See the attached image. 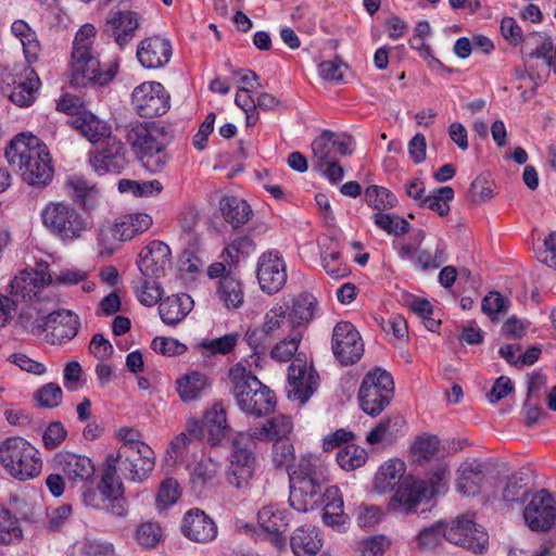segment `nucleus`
<instances>
[{
  "mask_svg": "<svg viewBox=\"0 0 556 556\" xmlns=\"http://www.w3.org/2000/svg\"><path fill=\"white\" fill-rule=\"evenodd\" d=\"M271 458L275 467L288 469L290 480L289 503L298 511L306 513L318 502V493L326 480L327 468L314 454L302 455L295 464L294 446L289 440L273 444Z\"/></svg>",
  "mask_w": 556,
  "mask_h": 556,
  "instance_id": "obj_1",
  "label": "nucleus"
},
{
  "mask_svg": "<svg viewBox=\"0 0 556 556\" xmlns=\"http://www.w3.org/2000/svg\"><path fill=\"white\" fill-rule=\"evenodd\" d=\"M9 164L30 186L43 187L53 177L51 156L47 146L36 136L20 134L5 149Z\"/></svg>",
  "mask_w": 556,
  "mask_h": 556,
  "instance_id": "obj_2",
  "label": "nucleus"
},
{
  "mask_svg": "<svg viewBox=\"0 0 556 556\" xmlns=\"http://www.w3.org/2000/svg\"><path fill=\"white\" fill-rule=\"evenodd\" d=\"M97 29L92 24H84L75 34L70 60L71 84L84 87L88 84L105 86L116 73L117 64L102 68L94 49Z\"/></svg>",
  "mask_w": 556,
  "mask_h": 556,
  "instance_id": "obj_3",
  "label": "nucleus"
},
{
  "mask_svg": "<svg viewBox=\"0 0 556 556\" xmlns=\"http://www.w3.org/2000/svg\"><path fill=\"white\" fill-rule=\"evenodd\" d=\"M237 406L247 415L261 417L269 414L276 404L275 394L263 384L242 362L229 370Z\"/></svg>",
  "mask_w": 556,
  "mask_h": 556,
  "instance_id": "obj_4",
  "label": "nucleus"
},
{
  "mask_svg": "<svg viewBox=\"0 0 556 556\" xmlns=\"http://www.w3.org/2000/svg\"><path fill=\"white\" fill-rule=\"evenodd\" d=\"M0 466L11 478L27 481L42 470L40 452L26 439L7 438L0 443Z\"/></svg>",
  "mask_w": 556,
  "mask_h": 556,
  "instance_id": "obj_5",
  "label": "nucleus"
},
{
  "mask_svg": "<svg viewBox=\"0 0 556 556\" xmlns=\"http://www.w3.org/2000/svg\"><path fill=\"white\" fill-rule=\"evenodd\" d=\"M127 141L134 153L150 173L162 172L168 161L164 135L154 124L139 123L127 132Z\"/></svg>",
  "mask_w": 556,
  "mask_h": 556,
  "instance_id": "obj_6",
  "label": "nucleus"
},
{
  "mask_svg": "<svg viewBox=\"0 0 556 556\" xmlns=\"http://www.w3.org/2000/svg\"><path fill=\"white\" fill-rule=\"evenodd\" d=\"M447 465L439 463L428 480L404 481L389 502V509L401 514L416 511L417 506L445 490Z\"/></svg>",
  "mask_w": 556,
  "mask_h": 556,
  "instance_id": "obj_7",
  "label": "nucleus"
},
{
  "mask_svg": "<svg viewBox=\"0 0 556 556\" xmlns=\"http://www.w3.org/2000/svg\"><path fill=\"white\" fill-rule=\"evenodd\" d=\"M40 217L43 226L63 241L79 239L90 228L88 218L65 201L49 202Z\"/></svg>",
  "mask_w": 556,
  "mask_h": 556,
  "instance_id": "obj_8",
  "label": "nucleus"
},
{
  "mask_svg": "<svg viewBox=\"0 0 556 556\" xmlns=\"http://www.w3.org/2000/svg\"><path fill=\"white\" fill-rule=\"evenodd\" d=\"M50 282L51 276L47 273V268L43 267L21 270L12 279L10 293L13 301L15 303H29L20 314L21 321L23 314H25L26 319L30 320L37 314V311H41V308L37 307V303L42 301L41 294Z\"/></svg>",
  "mask_w": 556,
  "mask_h": 556,
  "instance_id": "obj_9",
  "label": "nucleus"
},
{
  "mask_svg": "<svg viewBox=\"0 0 556 556\" xmlns=\"http://www.w3.org/2000/svg\"><path fill=\"white\" fill-rule=\"evenodd\" d=\"M393 393L394 382L391 374L376 367L364 376L357 397L363 412L375 417L389 405Z\"/></svg>",
  "mask_w": 556,
  "mask_h": 556,
  "instance_id": "obj_10",
  "label": "nucleus"
},
{
  "mask_svg": "<svg viewBox=\"0 0 556 556\" xmlns=\"http://www.w3.org/2000/svg\"><path fill=\"white\" fill-rule=\"evenodd\" d=\"M108 462L114 464L119 472L132 482L147 480L155 467V453L148 444L137 448H118L110 453Z\"/></svg>",
  "mask_w": 556,
  "mask_h": 556,
  "instance_id": "obj_11",
  "label": "nucleus"
},
{
  "mask_svg": "<svg viewBox=\"0 0 556 556\" xmlns=\"http://www.w3.org/2000/svg\"><path fill=\"white\" fill-rule=\"evenodd\" d=\"M22 325L26 328H43L50 331L52 343H65L72 340L78 332L80 323L78 316L70 309H58L47 316L42 311H37L33 319H26L22 315Z\"/></svg>",
  "mask_w": 556,
  "mask_h": 556,
  "instance_id": "obj_12",
  "label": "nucleus"
},
{
  "mask_svg": "<svg viewBox=\"0 0 556 556\" xmlns=\"http://www.w3.org/2000/svg\"><path fill=\"white\" fill-rule=\"evenodd\" d=\"M287 395L291 401L305 404L319 386L316 369L306 359L296 356L288 368Z\"/></svg>",
  "mask_w": 556,
  "mask_h": 556,
  "instance_id": "obj_13",
  "label": "nucleus"
},
{
  "mask_svg": "<svg viewBox=\"0 0 556 556\" xmlns=\"http://www.w3.org/2000/svg\"><path fill=\"white\" fill-rule=\"evenodd\" d=\"M142 16L129 9H113L102 26L103 35L114 41L119 49H125L135 38L141 25Z\"/></svg>",
  "mask_w": 556,
  "mask_h": 556,
  "instance_id": "obj_14",
  "label": "nucleus"
},
{
  "mask_svg": "<svg viewBox=\"0 0 556 556\" xmlns=\"http://www.w3.org/2000/svg\"><path fill=\"white\" fill-rule=\"evenodd\" d=\"M445 540L473 553H482L488 545L489 536L484 529L471 517L462 516L445 525Z\"/></svg>",
  "mask_w": 556,
  "mask_h": 556,
  "instance_id": "obj_15",
  "label": "nucleus"
},
{
  "mask_svg": "<svg viewBox=\"0 0 556 556\" xmlns=\"http://www.w3.org/2000/svg\"><path fill=\"white\" fill-rule=\"evenodd\" d=\"M287 265L277 250L262 253L256 262V278L261 290L266 294L278 293L287 282Z\"/></svg>",
  "mask_w": 556,
  "mask_h": 556,
  "instance_id": "obj_16",
  "label": "nucleus"
},
{
  "mask_svg": "<svg viewBox=\"0 0 556 556\" xmlns=\"http://www.w3.org/2000/svg\"><path fill=\"white\" fill-rule=\"evenodd\" d=\"M131 103L141 117L152 118L167 112L169 96L162 84L146 81L134 89Z\"/></svg>",
  "mask_w": 556,
  "mask_h": 556,
  "instance_id": "obj_17",
  "label": "nucleus"
},
{
  "mask_svg": "<svg viewBox=\"0 0 556 556\" xmlns=\"http://www.w3.org/2000/svg\"><path fill=\"white\" fill-rule=\"evenodd\" d=\"M331 350L336 359L348 366L361 359L364 354V342L351 323L340 321L332 331Z\"/></svg>",
  "mask_w": 556,
  "mask_h": 556,
  "instance_id": "obj_18",
  "label": "nucleus"
},
{
  "mask_svg": "<svg viewBox=\"0 0 556 556\" xmlns=\"http://www.w3.org/2000/svg\"><path fill=\"white\" fill-rule=\"evenodd\" d=\"M245 441H252L248 432H240L233 440L227 470L228 482L238 489L248 485L255 470V455L251 448L242 446Z\"/></svg>",
  "mask_w": 556,
  "mask_h": 556,
  "instance_id": "obj_19",
  "label": "nucleus"
},
{
  "mask_svg": "<svg viewBox=\"0 0 556 556\" xmlns=\"http://www.w3.org/2000/svg\"><path fill=\"white\" fill-rule=\"evenodd\" d=\"M526 525L533 531H546L556 520V502L546 490L533 493L523 509Z\"/></svg>",
  "mask_w": 556,
  "mask_h": 556,
  "instance_id": "obj_20",
  "label": "nucleus"
},
{
  "mask_svg": "<svg viewBox=\"0 0 556 556\" xmlns=\"http://www.w3.org/2000/svg\"><path fill=\"white\" fill-rule=\"evenodd\" d=\"M102 141L90 152V166L99 175L121 173L127 164L122 141L111 136Z\"/></svg>",
  "mask_w": 556,
  "mask_h": 556,
  "instance_id": "obj_21",
  "label": "nucleus"
},
{
  "mask_svg": "<svg viewBox=\"0 0 556 556\" xmlns=\"http://www.w3.org/2000/svg\"><path fill=\"white\" fill-rule=\"evenodd\" d=\"M172 264L170 248L163 241L153 240L140 252L137 265L141 276L161 278Z\"/></svg>",
  "mask_w": 556,
  "mask_h": 556,
  "instance_id": "obj_22",
  "label": "nucleus"
},
{
  "mask_svg": "<svg viewBox=\"0 0 556 556\" xmlns=\"http://www.w3.org/2000/svg\"><path fill=\"white\" fill-rule=\"evenodd\" d=\"M104 465V472L98 489L103 501H106L105 509L115 516H125L127 508L123 482L118 476L119 469L108 462V458H105Z\"/></svg>",
  "mask_w": 556,
  "mask_h": 556,
  "instance_id": "obj_23",
  "label": "nucleus"
},
{
  "mask_svg": "<svg viewBox=\"0 0 556 556\" xmlns=\"http://www.w3.org/2000/svg\"><path fill=\"white\" fill-rule=\"evenodd\" d=\"M136 55L138 62L144 68L164 67L173 55L172 42L159 35L146 37L138 43Z\"/></svg>",
  "mask_w": 556,
  "mask_h": 556,
  "instance_id": "obj_24",
  "label": "nucleus"
},
{
  "mask_svg": "<svg viewBox=\"0 0 556 556\" xmlns=\"http://www.w3.org/2000/svg\"><path fill=\"white\" fill-rule=\"evenodd\" d=\"M289 522V510L277 504L265 505L258 510L257 523L277 547L285 545L283 533L287 531Z\"/></svg>",
  "mask_w": 556,
  "mask_h": 556,
  "instance_id": "obj_25",
  "label": "nucleus"
},
{
  "mask_svg": "<svg viewBox=\"0 0 556 556\" xmlns=\"http://www.w3.org/2000/svg\"><path fill=\"white\" fill-rule=\"evenodd\" d=\"M181 532L189 540L197 543H208L217 536L215 521L203 510L193 508L188 510L181 523Z\"/></svg>",
  "mask_w": 556,
  "mask_h": 556,
  "instance_id": "obj_26",
  "label": "nucleus"
},
{
  "mask_svg": "<svg viewBox=\"0 0 556 556\" xmlns=\"http://www.w3.org/2000/svg\"><path fill=\"white\" fill-rule=\"evenodd\" d=\"M54 462L63 475L72 482H86L94 475L93 462L80 454L62 451L54 457Z\"/></svg>",
  "mask_w": 556,
  "mask_h": 556,
  "instance_id": "obj_27",
  "label": "nucleus"
},
{
  "mask_svg": "<svg viewBox=\"0 0 556 556\" xmlns=\"http://www.w3.org/2000/svg\"><path fill=\"white\" fill-rule=\"evenodd\" d=\"M456 490L465 496H475L482 490L488 476V467L477 460H467L458 467Z\"/></svg>",
  "mask_w": 556,
  "mask_h": 556,
  "instance_id": "obj_28",
  "label": "nucleus"
},
{
  "mask_svg": "<svg viewBox=\"0 0 556 556\" xmlns=\"http://www.w3.org/2000/svg\"><path fill=\"white\" fill-rule=\"evenodd\" d=\"M211 378L203 371L189 369L175 381V391L184 403L200 400L210 390Z\"/></svg>",
  "mask_w": 556,
  "mask_h": 556,
  "instance_id": "obj_29",
  "label": "nucleus"
},
{
  "mask_svg": "<svg viewBox=\"0 0 556 556\" xmlns=\"http://www.w3.org/2000/svg\"><path fill=\"white\" fill-rule=\"evenodd\" d=\"M13 85L10 100L22 108L31 105L40 88V79L34 68L29 66L24 67L16 75Z\"/></svg>",
  "mask_w": 556,
  "mask_h": 556,
  "instance_id": "obj_30",
  "label": "nucleus"
},
{
  "mask_svg": "<svg viewBox=\"0 0 556 556\" xmlns=\"http://www.w3.org/2000/svg\"><path fill=\"white\" fill-rule=\"evenodd\" d=\"M215 294L218 302L227 311H237L244 304V286L239 276L228 274L222 280H217Z\"/></svg>",
  "mask_w": 556,
  "mask_h": 556,
  "instance_id": "obj_31",
  "label": "nucleus"
},
{
  "mask_svg": "<svg viewBox=\"0 0 556 556\" xmlns=\"http://www.w3.org/2000/svg\"><path fill=\"white\" fill-rule=\"evenodd\" d=\"M152 224L153 218L148 213L134 212L124 214L114 222L115 236L121 241H129L148 231Z\"/></svg>",
  "mask_w": 556,
  "mask_h": 556,
  "instance_id": "obj_32",
  "label": "nucleus"
},
{
  "mask_svg": "<svg viewBox=\"0 0 556 556\" xmlns=\"http://www.w3.org/2000/svg\"><path fill=\"white\" fill-rule=\"evenodd\" d=\"M193 300L187 293L173 294L164 299L159 305V314L167 326L180 324L192 311Z\"/></svg>",
  "mask_w": 556,
  "mask_h": 556,
  "instance_id": "obj_33",
  "label": "nucleus"
},
{
  "mask_svg": "<svg viewBox=\"0 0 556 556\" xmlns=\"http://www.w3.org/2000/svg\"><path fill=\"white\" fill-rule=\"evenodd\" d=\"M287 316L293 327H302L309 324L319 313L316 298L308 292H302L291 300Z\"/></svg>",
  "mask_w": 556,
  "mask_h": 556,
  "instance_id": "obj_34",
  "label": "nucleus"
},
{
  "mask_svg": "<svg viewBox=\"0 0 556 556\" xmlns=\"http://www.w3.org/2000/svg\"><path fill=\"white\" fill-rule=\"evenodd\" d=\"M11 34L20 41L28 64L36 63L42 51L36 30L24 20L11 24Z\"/></svg>",
  "mask_w": 556,
  "mask_h": 556,
  "instance_id": "obj_35",
  "label": "nucleus"
},
{
  "mask_svg": "<svg viewBox=\"0 0 556 556\" xmlns=\"http://www.w3.org/2000/svg\"><path fill=\"white\" fill-rule=\"evenodd\" d=\"M294 556H315L323 546V539L315 527H300L290 538Z\"/></svg>",
  "mask_w": 556,
  "mask_h": 556,
  "instance_id": "obj_36",
  "label": "nucleus"
},
{
  "mask_svg": "<svg viewBox=\"0 0 556 556\" xmlns=\"http://www.w3.org/2000/svg\"><path fill=\"white\" fill-rule=\"evenodd\" d=\"M406 422L400 415L382 419L367 435L366 442L374 444H390L404 435Z\"/></svg>",
  "mask_w": 556,
  "mask_h": 556,
  "instance_id": "obj_37",
  "label": "nucleus"
},
{
  "mask_svg": "<svg viewBox=\"0 0 556 556\" xmlns=\"http://www.w3.org/2000/svg\"><path fill=\"white\" fill-rule=\"evenodd\" d=\"M293 425L290 417L285 415L268 419L262 427H255L248 431L251 440L271 441L288 440Z\"/></svg>",
  "mask_w": 556,
  "mask_h": 556,
  "instance_id": "obj_38",
  "label": "nucleus"
},
{
  "mask_svg": "<svg viewBox=\"0 0 556 556\" xmlns=\"http://www.w3.org/2000/svg\"><path fill=\"white\" fill-rule=\"evenodd\" d=\"M321 266L333 279H341L350 274L348 264L342 260L338 242L324 240L319 242Z\"/></svg>",
  "mask_w": 556,
  "mask_h": 556,
  "instance_id": "obj_39",
  "label": "nucleus"
},
{
  "mask_svg": "<svg viewBox=\"0 0 556 556\" xmlns=\"http://www.w3.org/2000/svg\"><path fill=\"white\" fill-rule=\"evenodd\" d=\"M70 124L92 143L101 142L111 136V127L90 111L70 119Z\"/></svg>",
  "mask_w": 556,
  "mask_h": 556,
  "instance_id": "obj_40",
  "label": "nucleus"
},
{
  "mask_svg": "<svg viewBox=\"0 0 556 556\" xmlns=\"http://www.w3.org/2000/svg\"><path fill=\"white\" fill-rule=\"evenodd\" d=\"M405 472V463L400 458H391L384 462L378 469L374 489L378 493H386L393 489L395 483L403 477Z\"/></svg>",
  "mask_w": 556,
  "mask_h": 556,
  "instance_id": "obj_41",
  "label": "nucleus"
},
{
  "mask_svg": "<svg viewBox=\"0 0 556 556\" xmlns=\"http://www.w3.org/2000/svg\"><path fill=\"white\" fill-rule=\"evenodd\" d=\"M204 425L212 445L218 444L228 431L227 417L224 406L214 403L204 414Z\"/></svg>",
  "mask_w": 556,
  "mask_h": 556,
  "instance_id": "obj_42",
  "label": "nucleus"
},
{
  "mask_svg": "<svg viewBox=\"0 0 556 556\" xmlns=\"http://www.w3.org/2000/svg\"><path fill=\"white\" fill-rule=\"evenodd\" d=\"M442 538L445 539L444 523L435 522L420 530L409 542V546L418 552H432L440 545Z\"/></svg>",
  "mask_w": 556,
  "mask_h": 556,
  "instance_id": "obj_43",
  "label": "nucleus"
},
{
  "mask_svg": "<svg viewBox=\"0 0 556 556\" xmlns=\"http://www.w3.org/2000/svg\"><path fill=\"white\" fill-rule=\"evenodd\" d=\"M220 210L229 224L233 227L244 225L251 215V207L247 201L238 197H228L222 200Z\"/></svg>",
  "mask_w": 556,
  "mask_h": 556,
  "instance_id": "obj_44",
  "label": "nucleus"
},
{
  "mask_svg": "<svg viewBox=\"0 0 556 556\" xmlns=\"http://www.w3.org/2000/svg\"><path fill=\"white\" fill-rule=\"evenodd\" d=\"M195 444L186 432L176 435L166 450L165 462L168 466L186 465L189 467V452Z\"/></svg>",
  "mask_w": 556,
  "mask_h": 556,
  "instance_id": "obj_45",
  "label": "nucleus"
},
{
  "mask_svg": "<svg viewBox=\"0 0 556 556\" xmlns=\"http://www.w3.org/2000/svg\"><path fill=\"white\" fill-rule=\"evenodd\" d=\"M365 201L368 206L384 212L396 206V197L387 188L380 186H369L365 190Z\"/></svg>",
  "mask_w": 556,
  "mask_h": 556,
  "instance_id": "obj_46",
  "label": "nucleus"
},
{
  "mask_svg": "<svg viewBox=\"0 0 556 556\" xmlns=\"http://www.w3.org/2000/svg\"><path fill=\"white\" fill-rule=\"evenodd\" d=\"M160 278L141 277L136 286L137 300L144 306L155 305L163 295V289L159 282Z\"/></svg>",
  "mask_w": 556,
  "mask_h": 556,
  "instance_id": "obj_47",
  "label": "nucleus"
},
{
  "mask_svg": "<svg viewBox=\"0 0 556 556\" xmlns=\"http://www.w3.org/2000/svg\"><path fill=\"white\" fill-rule=\"evenodd\" d=\"M22 538L18 519L5 507L0 505V544H12Z\"/></svg>",
  "mask_w": 556,
  "mask_h": 556,
  "instance_id": "obj_48",
  "label": "nucleus"
},
{
  "mask_svg": "<svg viewBox=\"0 0 556 556\" xmlns=\"http://www.w3.org/2000/svg\"><path fill=\"white\" fill-rule=\"evenodd\" d=\"M222 465L212 457H202L190 470L191 479L194 483L207 485L212 483L220 472Z\"/></svg>",
  "mask_w": 556,
  "mask_h": 556,
  "instance_id": "obj_49",
  "label": "nucleus"
},
{
  "mask_svg": "<svg viewBox=\"0 0 556 556\" xmlns=\"http://www.w3.org/2000/svg\"><path fill=\"white\" fill-rule=\"evenodd\" d=\"M366 459L367 453L365 448L355 444H346L337 454V462L344 470H354L359 468L366 463Z\"/></svg>",
  "mask_w": 556,
  "mask_h": 556,
  "instance_id": "obj_50",
  "label": "nucleus"
},
{
  "mask_svg": "<svg viewBox=\"0 0 556 556\" xmlns=\"http://www.w3.org/2000/svg\"><path fill=\"white\" fill-rule=\"evenodd\" d=\"M65 186L67 193L83 204H86L89 199H93L98 193L96 186L79 175L70 176Z\"/></svg>",
  "mask_w": 556,
  "mask_h": 556,
  "instance_id": "obj_51",
  "label": "nucleus"
},
{
  "mask_svg": "<svg viewBox=\"0 0 556 556\" xmlns=\"http://www.w3.org/2000/svg\"><path fill=\"white\" fill-rule=\"evenodd\" d=\"M374 224L389 235L400 236L406 233L409 224L406 219L384 212H377L372 216Z\"/></svg>",
  "mask_w": 556,
  "mask_h": 556,
  "instance_id": "obj_52",
  "label": "nucleus"
},
{
  "mask_svg": "<svg viewBox=\"0 0 556 556\" xmlns=\"http://www.w3.org/2000/svg\"><path fill=\"white\" fill-rule=\"evenodd\" d=\"M312 150L319 168H323L325 163L336 160L337 155L333 143L331 142V131H323V134L312 142Z\"/></svg>",
  "mask_w": 556,
  "mask_h": 556,
  "instance_id": "obj_53",
  "label": "nucleus"
},
{
  "mask_svg": "<svg viewBox=\"0 0 556 556\" xmlns=\"http://www.w3.org/2000/svg\"><path fill=\"white\" fill-rule=\"evenodd\" d=\"M271 339L273 338L265 332L261 326L249 328L245 331L243 340L253 350V354L250 358L256 366L258 365L257 362L261 359V353L265 351Z\"/></svg>",
  "mask_w": 556,
  "mask_h": 556,
  "instance_id": "obj_54",
  "label": "nucleus"
},
{
  "mask_svg": "<svg viewBox=\"0 0 556 556\" xmlns=\"http://www.w3.org/2000/svg\"><path fill=\"white\" fill-rule=\"evenodd\" d=\"M181 496L180 485L173 478L165 479L159 489L156 495V507L159 510H165L175 505Z\"/></svg>",
  "mask_w": 556,
  "mask_h": 556,
  "instance_id": "obj_55",
  "label": "nucleus"
},
{
  "mask_svg": "<svg viewBox=\"0 0 556 556\" xmlns=\"http://www.w3.org/2000/svg\"><path fill=\"white\" fill-rule=\"evenodd\" d=\"M302 334L298 331L292 332L289 337L277 342L270 351V356L277 362H288L296 353Z\"/></svg>",
  "mask_w": 556,
  "mask_h": 556,
  "instance_id": "obj_56",
  "label": "nucleus"
},
{
  "mask_svg": "<svg viewBox=\"0 0 556 556\" xmlns=\"http://www.w3.org/2000/svg\"><path fill=\"white\" fill-rule=\"evenodd\" d=\"M391 540L384 534H375L362 539L357 551L359 556H382L390 547Z\"/></svg>",
  "mask_w": 556,
  "mask_h": 556,
  "instance_id": "obj_57",
  "label": "nucleus"
},
{
  "mask_svg": "<svg viewBox=\"0 0 556 556\" xmlns=\"http://www.w3.org/2000/svg\"><path fill=\"white\" fill-rule=\"evenodd\" d=\"M288 309L289 302L283 301L276 303L268 312L265 313L261 327L271 338L281 328L285 319L287 318Z\"/></svg>",
  "mask_w": 556,
  "mask_h": 556,
  "instance_id": "obj_58",
  "label": "nucleus"
},
{
  "mask_svg": "<svg viewBox=\"0 0 556 556\" xmlns=\"http://www.w3.org/2000/svg\"><path fill=\"white\" fill-rule=\"evenodd\" d=\"M453 198L454 190L445 186L439 188L432 195H428L421 205L432 210L440 216H445L450 212L448 202L452 201Z\"/></svg>",
  "mask_w": 556,
  "mask_h": 556,
  "instance_id": "obj_59",
  "label": "nucleus"
},
{
  "mask_svg": "<svg viewBox=\"0 0 556 556\" xmlns=\"http://www.w3.org/2000/svg\"><path fill=\"white\" fill-rule=\"evenodd\" d=\"M163 539V530L156 522H143L136 531L137 542L144 548L155 547Z\"/></svg>",
  "mask_w": 556,
  "mask_h": 556,
  "instance_id": "obj_60",
  "label": "nucleus"
},
{
  "mask_svg": "<svg viewBox=\"0 0 556 556\" xmlns=\"http://www.w3.org/2000/svg\"><path fill=\"white\" fill-rule=\"evenodd\" d=\"M440 441L435 435L418 437L412 445V454L417 460H428L438 452Z\"/></svg>",
  "mask_w": 556,
  "mask_h": 556,
  "instance_id": "obj_61",
  "label": "nucleus"
},
{
  "mask_svg": "<svg viewBox=\"0 0 556 556\" xmlns=\"http://www.w3.org/2000/svg\"><path fill=\"white\" fill-rule=\"evenodd\" d=\"M151 349L163 356L174 357L182 355L187 352L186 344L175 338L156 337L152 340Z\"/></svg>",
  "mask_w": 556,
  "mask_h": 556,
  "instance_id": "obj_62",
  "label": "nucleus"
},
{
  "mask_svg": "<svg viewBox=\"0 0 556 556\" xmlns=\"http://www.w3.org/2000/svg\"><path fill=\"white\" fill-rule=\"evenodd\" d=\"M235 103L245 113L248 126H254L258 121L255 100L251 96V89L240 87L237 90Z\"/></svg>",
  "mask_w": 556,
  "mask_h": 556,
  "instance_id": "obj_63",
  "label": "nucleus"
},
{
  "mask_svg": "<svg viewBox=\"0 0 556 556\" xmlns=\"http://www.w3.org/2000/svg\"><path fill=\"white\" fill-rule=\"evenodd\" d=\"M87 273L77 268L65 269L56 276V282L71 287L75 285H81L84 292H91L96 288V283L88 280Z\"/></svg>",
  "mask_w": 556,
  "mask_h": 556,
  "instance_id": "obj_64",
  "label": "nucleus"
}]
</instances>
